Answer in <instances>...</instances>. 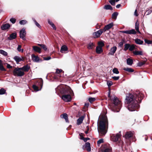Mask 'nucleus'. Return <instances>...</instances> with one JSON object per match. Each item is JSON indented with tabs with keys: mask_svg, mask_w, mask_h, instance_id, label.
<instances>
[{
	"mask_svg": "<svg viewBox=\"0 0 152 152\" xmlns=\"http://www.w3.org/2000/svg\"><path fill=\"white\" fill-rule=\"evenodd\" d=\"M136 94V99H134L133 95L130 94L126 99V102L129 104L128 109L131 111L136 110L139 108V106L138 103L140 102L144 97V95L140 92H137Z\"/></svg>",
	"mask_w": 152,
	"mask_h": 152,
	"instance_id": "obj_1",
	"label": "nucleus"
},
{
	"mask_svg": "<svg viewBox=\"0 0 152 152\" xmlns=\"http://www.w3.org/2000/svg\"><path fill=\"white\" fill-rule=\"evenodd\" d=\"M57 89L58 90L59 92L63 95L61 97L62 99L65 102H69L71 100V97L70 94L72 93L71 89L64 85H61L58 86Z\"/></svg>",
	"mask_w": 152,
	"mask_h": 152,
	"instance_id": "obj_2",
	"label": "nucleus"
},
{
	"mask_svg": "<svg viewBox=\"0 0 152 152\" xmlns=\"http://www.w3.org/2000/svg\"><path fill=\"white\" fill-rule=\"evenodd\" d=\"M108 125L107 116L105 115H101L99 116V122L98 125V131L102 135H104L106 133V128Z\"/></svg>",
	"mask_w": 152,
	"mask_h": 152,
	"instance_id": "obj_3",
	"label": "nucleus"
},
{
	"mask_svg": "<svg viewBox=\"0 0 152 152\" xmlns=\"http://www.w3.org/2000/svg\"><path fill=\"white\" fill-rule=\"evenodd\" d=\"M111 99L113 103L112 106L111 107L112 110L115 112H119L122 106L121 101L116 96H113Z\"/></svg>",
	"mask_w": 152,
	"mask_h": 152,
	"instance_id": "obj_4",
	"label": "nucleus"
},
{
	"mask_svg": "<svg viewBox=\"0 0 152 152\" xmlns=\"http://www.w3.org/2000/svg\"><path fill=\"white\" fill-rule=\"evenodd\" d=\"M13 75L18 77H22L25 74L24 72L23 71L21 68H16L13 72Z\"/></svg>",
	"mask_w": 152,
	"mask_h": 152,
	"instance_id": "obj_5",
	"label": "nucleus"
},
{
	"mask_svg": "<svg viewBox=\"0 0 152 152\" xmlns=\"http://www.w3.org/2000/svg\"><path fill=\"white\" fill-rule=\"evenodd\" d=\"M121 136L120 132L116 134H113L111 136V140L113 142H116L119 140Z\"/></svg>",
	"mask_w": 152,
	"mask_h": 152,
	"instance_id": "obj_6",
	"label": "nucleus"
},
{
	"mask_svg": "<svg viewBox=\"0 0 152 152\" xmlns=\"http://www.w3.org/2000/svg\"><path fill=\"white\" fill-rule=\"evenodd\" d=\"M31 60L34 62L38 63L41 62L42 60H40L37 56H36L34 54L31 55Z\"/></svg>",
	"mask_w": 152,
	"mask_h": 152,
	"instance_id": "obj_7",
	"label": "nucleus"
},
{
	"mask_svg": "<svg viewBox=\"0 0 152 152\" xmlns=\"http://www.w3.org/2000/svg\"><path fill=\"white\" fill-rule=\"evenodd\" d=\"M26 31L25 29L23 28L20 31V37L23 40H25V38L26 35Z\"/></svg>",
	"mask_w": 152,
	"mask_h": 152,
	"instance_id": "obj_8",
	"label": "nucleus"
},
{
	"mask_svg": "<svg viewBox=\"0 0 152 152\" xmlns=\"http://www.w3.org/2000/svg\"><path fill=\"white\" fill-rule=\"evenodd\" d=\"M121 32L123 33L127 34H135L136 33V31L134 29L122 31Z\"/></svg>",
	"mask_w": 152,
	"mask_h": 152,
	"instance_id": "obj_9",
	"label": "nucleus"
},
{
	"mask_svg": "<svg viewBox=\"0 0 152 152\" xmlns=\"http://www.w3.org/2000/svg\"><path fill=\"white\" fill-rule=\"evenodd\" d=\"M117 48L116 46H114L111 48L110 50V52L108 53V55L113 56L116 51Z\"/></svg>",
	"mask_w": 152,
	"mask_h": 152,
	"instance_id": "obj_10",
	"label": "nucleus"
},
{
	"mask_svg": "<svg viewBox=\"0 0 152 152\" xmlns=\"http://www.w3.org/2000/svg\"><path fill=\"white\" fill-rule=\"evenodd\" d=\"M104 31L103 29H100L98 31L93 33L94 36H95L96 38L99 37L102 33Z\"/></svg>",
	"mask_w": 152,
	"mask_h": 152,
	"instance_id": "obj_11",
	"label": "nucleus"
},
{
	"mask_svg": "<svg viewBox=\"0 0 152 152\" xmlns=\"http://www.w3.org/2000/svg\"><path fill=\"white\" fill-rule=\"evenodd\" d=\"M134 134V132H127L125 135V137L126 139H128L132 137Z\"/></svg>",
	"mask_w": 152,
	"mask_h": 152,
	"instance_id": "obj_12",
	"label": "nucleus"
},
{
	"mask_svg": "<svg viewBox=\"0 0 152 152\" xmlns=\"http://www.w3.org/2000/svg\"><path fill=\"white\" fill-rule=\"evenodd\" d=\"M113 26V23H111L105 26L103 29L104 31H105L106 30H108L111 28Z\"/></svg>",
	"mask_w": 152,
	"mask_h": 152,
	"instance_id": "obj_13",
	"label": "nucleus"
},
{
	"mask_svg": "<svg viewBox=\"0 0 152 152\" xmlns=\"http://www.w3.org/2000/svg\"><path fill=\"white\" fill-rule=\"evenodd\" d=\"M10 26L9 24L6 23L2 25L1 27V28L2 30H6L9 29Z\"/></svg>",
	"mask_w": 152,
	"mask_h": 152,
	"instance_id": "obj_14",
	"label": "nucleus"
},
{
	"mask_svg": "<svg viewBox=\"0 0 152 152\" xmlns=\"http://www.w3.org/2000/svg\"><path fill=\"white\" fill-rule=\"evenodd\" d=\"M85 118V116L83 115L79 117L77 120V125L80 124Z\"/></svg>",
	"mask_w": 152,
	"mask_h": 152,
	"instance_id": "obj_15",
	"label": "nucleus"
},
{
	"mask_svg": "<svg viewBox=\"0 0 152 152\" xmlns=\"http://www.w3.org/2000/svg\"><path fill=\"white\" fill-rule=\"evenodd\" d=\"M14 59L16 61L17 64H18L20 61L23 60L22 57H19L17 56H15L14 57Z\"/></svg>",
	"mask_w": 152,
	"mask_h": 152,
	"instance_id": "obj_16",
	"label": "nucleus"
},
{
	"mask_svg": "<svg viewBox=\"0 0 152 152\" xmlns=\"http://www.w3.org/2000/svg\"><path fill=\"white\" fill-rule=\"evenodd\" d=\"M84 147L85 148H86V150L88 151H91V148L90 146V143L88 142H86L85 143V145L83 147V148H84Z\"/></svg>",
	"mask_w": 152,
	"mask_h": 152,
	"instance_id": "obj_17",
	"label": "nucleus"
},
{
	"mask_svg": "<svg viewBox=\"0 0 152 152\" xmlns=\"http://www.w3.org/2000/svg\"><path fill=\"white\" fill-rule=\"evenodd\" d=\"M32 47L33 50L35 52H38L39 53H41V49L39 47L37 46H33Z\"/></svg>",
	"mask_w": 152,
	"mask_h": 152,
	"instance_id": "obj_18",
	"label": "nucleus"
},
{
	"mask_svg": "<svg viewBox=\"0 0 152 152\" xmlns=\"http://www.w3.org/2000/svg\"><path fill=\"white\" fill-rule=\"evenodd\" d=\"M61 117L62 118H64L66 122H69L67 115L66 113H64L61 115Z\"/></svg>",
	"mask_w": 152,
	"mask_h": 152,
	"instance_id": "obj_19",
	"label": "nucleus"
},
{
	"mask_svg": "<svg viewBox=\"0 0 152 152\" xmlns=\"http://www.w3.org/2000/svg\"><path fill=\"white\" fill-rule=\"evenodd\" d=\"M17 34L16 33H13L11 34L10 36L8 37V39L9 40H12L15 39L16 37Z\"/></svg>",
	"mask_w": 152,
	"mask_h": 152,
	"instance_id": "obj_20",
	"label": "nucleus"
},
{
	"mask_svg": "<svg viewBox=\"0 0 152 152\" xmlns=\"http://www.w3.org/2000/svg\"><path fill=\"white\" fill-rule=\"evenodd\" d=\"M96 51L98 54H100L103 51V50L101 47L97 46L96 48Z\"/></svg>",
	"mask_w": 152,
	"mask_h": 152,
	"instance_id": "obj_21",
	"label": "nucleus"
},
{
	"mask_svg": "<svg viewBox=\"0 0 152 152\" xmlns=\"http://www.w3.org/2000/svg\"><path fill=\"white\" fill-rule=\"evenodd\" d=\"M21 68L22 70L24 72L28 71L30 69V67L28 65H26L24 66L23 67H21Z\"/></svg>",
	"mask_w": 152,
	"mask_h": 152,
	"instance_id": "obj_22",
	"label": "nucleus"
},
{
	"mask_svg": "<svg viewBox=\"0 0 152 152\" xmlns=\"http://www.w3.org/2000/svg\"><path fill=\"white\" fill-rule=\"evenodd\" d=\"M67 50V47L66 45H64L61 47L60 50V52L62 53H63L64 51H66Z\"/></svg>",
	"mask_w": 152,
	"mask_h": 152,
	"instance_id": "obj_23",
	"label": "nucleus"
},
{
	"mask_svg": "<svg viewBox=\"0 0 152 152\" xmlns=\"http://www.w3.org/2000/svg\"><path fill=\"white\" fill-rule=\"evenodd\" d=\"M94 46V45L93 43L90 42L88 44L87 48L89 49H93Z\"/></svg>",
	"mask_w": 152,
	"mask_h": 152,
	"instance_id": "obj_24",
	"label": "nucleus"
},
{
	"mask_svg": "<svg viewBox=\"0 0 152 152\" xmlns=\"http://www.w3.org/2000/svg\"><path fill=\"white\" fill-rule=\"evenodd\" d=\"M99 152H112V148L111 147H108L106 148L104 150H102Z\"/></svg>",
	"mask_w": 152,
	"mask_h": 152,
	"instance_id": "obj_25",
	"label": "nucleus"
},
{
	"mask_svg": "<svg viewBox=\"0 0 152 152\" xmlns=\"http://www.w3.org/2000/svg\"><path fill=\"white\" fill-rule=\"evenodd\" d=\"M135 42L136 44L139 45H142L143 43V41H142L141 40L138 39H135Z\"/></svg>",
	"mask_w": 152,
	"mask_h": 152,
	"instance_id": "obj_26",
	"label": "nucleus"
},
{
	"mask_svg": "<svg viewBox=\"0 0 152 152\" xmlns=\"http://www.w3.org/2000/svg\"><path fill=\"white\" fill-rule=\"evenodd\" d=\"M127 64L128 65H131L133 64V60L130 58H128L126 60Z\"/></svg>",
	"mask_w": 152,
	"mask_h": 152,
	"instance_id": "obj_27",
	"label": "nucleus"
},
{
	"mask_svg": "<svg viewBox=\"0 0 152 152\" xmlns=\"http://www.w3.org/2000/svg\"><path fill=\"white\" fill-rule=\"evenodd\" d=\"M123 69L126 71L130 72H133L134 71V70L132 68H125Z\"/></svg>",
	"mask_w": 152,
	"mask_h": 152,
	"instance_id": "obj_28",
	"label": "nucleus"
},
{
	"mask_svg": "<svg viewBox=\"0 0 152 152\" xmlns=\"http://www.w3.org/2000/svg\"><path fill=\"white\" fill-rule=\"evenodd\" d=\"M133 54L136 55H142V51H133Z\"/></svg>",
	"mask_w": 152,
	"mask_h": 152,
	"instance_id": "obj_29",
	"label": "nucleus"
},
{
	"mask_svg": "<svg viewBox=\"0 0 152 152\" xmlns=\"http://www.w3.org/2000/svg\"><path fill=\"white\" fill-rule=\"evenodd\" d=\"M139 23L138 22V21H137L136 22L135 24V29L139 33H140L139 31Z\"/></svg>",
	"mask_w": 152,
	"mask_h": 152,
	"instance_id": "obj_30",
	"label": "nucleus"
},
{
	"mask_svg": "<svg viewBox=\"0 0 152 152\" xmlns=\"http://www.w3.org/2000/svg\"><path fill=\"white\" fill-rule=\"evenodd\" d=\"M38 45L41 47L45 51H46L47 49V48L46 46L44 44H38Z\"/></svg>",
	"mask_w": 152,
	"mask_h": 152,
	"instance_id": "obj_31",
	"label": "nucleus"
},
{
	"mask_svg": "<svg viewBox=\"0 0 152 152\" xmlns=\"http://www.w3.org/2000/svg\"><path fill=\"white\" fill-rule=\"evenodd\" d=\"M0 70L2 71H5L6 70L3 66L2 61L1 60H0Z\"/></svg>",
	"mask_w": 152,
	"mask_h": 152,
	"instance_id": "obj_32",
	"label": "nucleus"
},
{
	"mask_svg": "<svg viewBox=\"0 0 152 152\" xmlns=\"http://www.w3.org/2000/svg\"><path fill=\"white\" fill-rule=\"evenodd\" d=\"M104 8L106 10H113L112 7L110 5H105L104 7Z\"/></svg>",
	"mask_w": 152,
	"mask_h": 152,
	"instance_id": "obj_33",
	"label": "nucleus"
},
{
	"mask_svg": "<svg viewBox=\"0 0 152 152\" xmlns=\"http://www.w3.org/2000/svg\"><path fill=\"white\" fill-rule=\"evenodd\" d=\"M118 15V13L117 12H114L112 15V18L114 19H116L117 16Z\"/></svg>",
	"mask_w": 152,
	"mask_h": 152,
	"instance_id": "obj_34",
	"label": "nucleus"
},
{
	"mask_svg": "<svg viewBox=\"0 0 152 152\" xmlns=\"http://www.w3.org/2000/svg\"><path fill=\"white\" fill-rule=\"evenodd\" d=\"M32 19L36 25L39 28H41V27L39 23L36 21L35 19L33 18Z\"/></svg>",
	"mask_w": 152,
	"mask_h": 152,
	"instance_id": "obj_35",
	"label": "nucleus"
},
{
	"mask_svg": "<svg viewBox=\"0 0 152 152\" xmlns=\"http://www.w3.org/2000/svg\"><path fill=\"white\" fill-rule=\"evenodd\" d=\"M130 46V45L129 44H126L125 45L124 50L126 51L128 49H129Z\"/></svg>",
	"mask_w": 152,
	"mask_h": 152,
	"instance_id": "obj_36",
	"label": "nucleus"
},
{
	"mask_svg": "<svg viewBox=\"0 0 152 152\" xmlns=\"http://www.w3.org/2000/svg\"><path fill=\"white\" fill-rule=\"evenodd\" d=\"M0 53L5 56L7 55V53L2 50H0Z\"/></svg>",
	"mask_w": 152,
	"mask_h": 152,
	"instance_id": "obj_37",
	"label": "nucleus"
},
{
	"mask_svg": "<svg viewBox=\"0 0 152 152\" xmlns=\"http://www.w3.org/2000/svg\"><path fill=\"white\" fill-rule=\"evenodd\" d=\"M21 46L20 45H18L17 48V50L19 52H23V49H21Z\"/></svg>",
	"mask_w": 152,
	"mask_h": 152,
	"instance_id": "obj_38",
	"label": "nucleus"
},
{
	"mask_svg": "<svg viewBox=\"0 0 152 152\" xmlns=\"http://www.w3.org/2000/svg\"><path fill=\"white\" fill-rule=\"evenodd\" d=\"M113 73L116 74H118L119 73V72L118 71V69L116 68H114L113 69Z\"/></svg>",
	"mask_w": 152,
	"mask_h": 152,
	"instance_id": "obj_39",
	"label": "nucleus"
},
{
	"mask_svg": "<svg viewBox=\"0 0 152 152\" xmlns=\"http://www.w3.org/2000/svg\"><path fill=\"white\" fill-rule=\"evenodd\" d=\"M27 23V21L25 20H22L19 22V23L20 25H24Z\"/></svg>",
	"mask_w": 152,
	"mask_h": 152,
	"instance_id": "obj_40",
	"label": "nucleus"
},
{
	"mask_svg": "<svg viewBox=\"0 0 152 152\" xmlns=\"http://www.w3.org/2000/svg\"><path fill=\"white\" fill-rule=\"evenodd\" d=\"M6 92L5 90L3 88H1L0 89V95H2L5 94Z\"/></svg>",
	"mask_w": 152,
	"mask_h": 152,
	"instance_id": "obj_41",
	"label": "nucleus"
},
{
	"mask_svg": "<svg viewBox=\"0 0 152 152\" xmlns=\"http://www.w3.org/2000/svg\"><path fill=\"white\" fill-rule=\"evenodd\" d=\"M96 100L95 98L90 97L88 99L89 101L91 103H92L94 101Z\"/></svg>",
	"mask_w": 152,
	"mask_h": 152,
	"instance_id": "obj_42",
	"label": "nucleus"
},
{
	"mask_svg": "<svg viewBox=\"0 0 152 152\" xmlns=\"http://www.w3.org/2000/svg\"><path fill=\"white\" fill-rule=\"evenodd\" d=\"M135 48V46L133 45H130V46L129 48V50L130 51H132Z\"/></svg>",
	"mask_w": 152,
	"mask_h": 152,
	"instance_id": "obj_43",
	"label": "nucleus"
},
{
	"mask_svg": "<svg viewBox=\"0 0 152 152\" xmlns=\"http://www.w3.org/2000/svg\"><path fill=\"white\" fill-rule=\"evenodd\" d=\"M10 20L12 24H14L16 21V19L15 18H12L10 19Z\"/></svg>",
	"mask_w": 152,
	"mask_h": 152,
	"instance_id": "obj_44",
	"label": "nucleus"
},
{
	"mask_svg": "<svg viewBox=\"0 0 152 152\" xmlns=\"http://www.w3.org/2000/svg\"><path fill=\"white\" fill-rule=\"evenodd\" d=\"M33 88L35 90L37 91H38L40 90L38 89V86H37L36 85H33Z\"/></svg>",
	"mask_w": 152,
	"mask_h": 152,
	"instance_id": "obj_45",
	"label": "nucleus"
},
{
	"mask_svg": "<svg viewBox=\"0 0 152 152\" xmlns=\"http://www.w3.org/2000/svg\"><path fill=\"white\" fill-rule=\"evenodd\" d=\"M98 46L99 47H101L102 48V47L104 46V44L103 42H99L98 43Z\"/></svg>",
	"mask_w": 152,
	"mask_h": 152,
	"instance_id": "obj_46",
	"label": "nucleus"
},
{
	"mask_svg": "<svg viewBox=\"0 0 152 152\" xmlns=\"http://www.w3.org/2000/svg\"><path fill=\"white\" fill-rule=\"evenodd\" d=\"M152 12V10H147L145 12V14H146L147 15H148L150 14L151 12Z\"/></svg>",
	"mask_w": 152,
	"mask_h": 152,
	"instance_id": "obj_47",
	"label": "nucleus"
},
{
	"mask_svg": "<svg viewBox=\"0 0 152 152\" xmlns=\"http://www.w3.org/2000/svg\"><path fill=\"white\" fill-rule=\"evenodd\" d=\"M145 43H147L148 44H151L152 43V41L148 39H145Z\"/></svg>",
	"mask_w": 152,
	"mask_h": 152,
	"instance_id": "obj_48",
	"label": "nucleus"
},
{
	"mask_svg": "<svg viewBox=\"0 0 152 152\" xmlns=\"http://www.w3.org/2000/svg\"><path fill=\"white\" fill-rule=\"evenodd\" d=\"M107 84L108 87H110L113 84V83L111 81H108L107 82Z\"/></svg>",
	"mask_w": 152,
	"mask_h": 152,
	"instance_id": "obj_49",
	"label": "nucleus"
},
{
	"mask_svg": "<svg viewBox=\"0 0 152 152\" xmlns=\"http://www.w3.org/2000/svg\"><path fill=\"white\" fill-rule=\"evenodd\" d=\"M62 70L61 69H57L56 70V73L59 74L62 72Z\"/></svg>",
	"mask_w": 152,
	"mask_h": 152,
	"instance_id": "obj_50",
	"label": "nucleus"
},
{
	"mask_svg": "<svg viewBox=\"0 0 152 152\" xmlns=\"http://www.w3.org/2000/svg\"><path fill=\"white\" fill-rule=\"evenodd\" d=\"M109 2L113 5H114L115 4V1L114 0H110L109 1Z\"/></svg>",
	"mask_w": 152,
	"mask_h": 152,
	"instance_id": "obj_51",
	"label": "nucleus"
},
{
	"mask_svg": "<svg viewBox=\"0 0 152 152\" xmlns=\"http://www.w3.org/2000/svg\"><path fill=\"white\" fill-rule=\"evenodd\" d=\"M124 41L122 40L121 42L118 44L119 46L120 47H122L123 46L124 44Z\"/></svg>",
	"mask_w": 152,
	"mask_h": 152,
	"instance_id": "obj_52",
	"label": "nucleus"
},
{
	"mask_svg": "<svg viewBox=\"0 0 152 152\" xmlns=\"http://www.w3.org/2000/svg\"><path fill=\"white\" fill-rule=\"evenodd\" d=\"M103 142V139H100L98 141L97 143L98 144H100Z\"/></svg>",
	"mask_w": 152,
	"mask_h": 152,
	"instance_id": "obj_53",
	"label": "nucleus"
},
{
	"mask_svg": "<svg viewBox=\"0 0 152 152\" xmlns=\"http://www.w3.org/2000/svg\"><path fill=\"white\" fill-rule=\"evenodd\" d=\"M145 64V62H140L138 63V66H141L143 65H144Z\"/></svg>",
	"mask_w": 152,
	"mask_h": 152,
	"instance_id": "obj_54",
	"label": "nucleus"
},
{
	"mask_svg": "<svg viewBox=\"0 0 152 152\" xmlns=\"http://www.w3.org/2000/svg\"><path fill=\"white\" fill-rule=\"evenodd\" d=\"M112 78L115 80H117L119 79V76H114L112 77Z\"/></svg>",
	"mask_w": 152,
	"mask_h": 152,
	"instance_id": "obj_55",
	"label": "nucleus"
},
{
	"mask_svg": "<svg viewBox=\"0 0 152 152\" xmlns=\"http://www.w3.org/2000/svg\"><path fill=\"white\" fill-rule=\"evenodd\" d=\"M51 58L50 56H48L47 57H44L43 59L45 60H49Z\"/></svg>",
	"mask_w": 152,
	"mask_h": 152,
	"instance_id": "obj_56",
	"label": "nucleus"
},
{
	"mask_svg": "<svg viewBox=\"0 0 152 152\" xmlns=\"http://www.w3.org/2000/svg\"><path fill=\"white\" fill-rule=\"evenodd\" d=\"M87 130L85 131V133L86 134H87L88 133V131L89 130V128L88 126L86 127Z\"/></svg>",
	"mask_w": 152,
	"mask_h": 152,
	"instance_id": "obj_57",
	"label": "nucleus"
},
{
	"mask_svg": "<svg viewBox=\"0 0 152 152\" xmlns=\"http://www.w3.org/2000/svg\"><path fill=\"white\" fill-rule=\"evenodd\" d=\"M51 26L53 27V28L54 30H56V28L54 24L53 23L52 24V25H51Z\"/></svg>",
	"mask_w": 152,
	"mask_h": 152,
	"instance_id": "obj_58",
	"label": "nucleus"
},
{
	"mask_svg": "<svg viewBox=\"0 0 152 152\" xmlns=\"http://www.w3.org/2000/svg\"><path fill=\"white\" fill-rule=\"evenodd\" d=\"M7 67L8 68L10 69L12 67L10 64H7Z\"/></svg>",
	"mask_w": 152,
	"mask_h": 152,
	"instance_id": "obj_59",
	"label": "nucleus"
},
{
	"mask_svg": "<svg viewBox=\"0 0 152 152\" xmlns=\"http://www.w3.org/2000/svg\"><path fill=\"white\" fill-rule=\"evenodd\" d=\"M81 134L82 133L79 134V135L80 137V139L81 140H83L84 138V137Z\"/></svg>",
	"mask_w": 152,
	"mask_h": 152,
	"instance_id": "obj_60",
	"label": "nucleus"
},
{
	"mask_svg": "<svg viewBox=\"0 0 152 152\" xmlns=\"http://www.w3.org/2000/svg\"><path fill=\"white\" fill-rule=\"evenodd\" d=\"M48 23L51 26V25H52L53 23H52L51 21H50V20H48Z\"/></svg>",
	"mask_w": 152,
	"mask_h": 152,
	"instance_id": "obj_61",
	"label": "nucleus"
},
{
	"mask_svg": "<svg viewBox=\"0 0 152 152\" xmlns=\"http://www.w3.org/2000/svg\"><path fill=\"white\" fill-rule=\"evenodd\" d=\"M89 138H84L83 140L85 142H86L88 140H89Z\"/></svg>",
	"mask_w": 152,
	"mask_h": 152,
	"instance_id": "obj_62",
	"label": "nucleus"
},
{
	"mask_svg": "<svg viewBox=\"0 0 152 152\" xmlns=\"http://www.w3.org/2000/svg\"><path fill=\"white\" fill-rule=\"evenodd\" d=\"M134 15H135L136 16H138V14L137 13V10H136L134 12Z\"/></svg>",
	"mask_w": 152,
	"mask_h": 152,
	"instance_id": "obj_63",
	"label": "nucleus"
},
{
	"mask_svg": "<svg viewBox=\"0 0 152 152\" xmlns=\"http://www.w3.org/2000/svg\"><path fill=\"white\" fill-rule=\"evenodd\" d=\"M121 6V5L120 4H118L116 6V7L117 8H119Z\"/></svg>",
	"mask_w": 152,
	"mask_h": 152,
	"instance_id": "obj_64",
	"label": "nucleus"
}]
</instances>
